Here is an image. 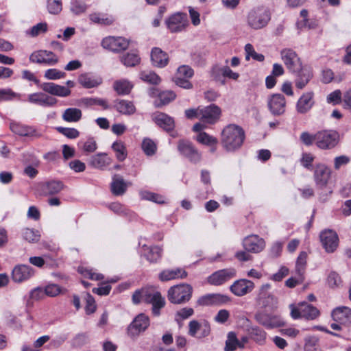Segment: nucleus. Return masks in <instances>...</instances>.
Instances as JSON below:
<instances>
[{"instance_id":"2f4dec72","label":"nucleus","mask_w":351,"mask_h":351,"mask_svg":"<svg viewBox=\"0 0 351 351\" xmlns=\"http://www.w3.org/2000/svg\"><path fill=\"white\" fill-rule=\"evenodd\" d=\"M128 184L119 175H114L111 182V191L114 195H122L127 190Z\"/></svg>"},{"instance_id":"423d86ee","label":"nucleus","mask_w":351,"mask_h":351,"mask_svg":"<svg viewBox=\"0 0 351 351\" xmlns=\"http://www.w3.org/2000/svg\"><path fill=\"white\" fill-rule=\"evenodd\" d=\"M281 59L286 67L293 73H297L302 70V64L300 58L295 51L289 48H285L280 51Z\"/></svg>"},{"instance_id":"9b49d317","label":"nucleus","mask_w":351,"mask_h":351,"mask_svg":"<svg viewBox=\"0 0 351 351\" xmlns=\"http://www.w3.org/2000/svg\"><path fill=\"white\" fill-rule=\"evenodd\" d=\"M143 301L152 304V313L155 316L160 315V310L165 305V300L158 291H145L143 295Z\"/></svg>"},{"instance_id":"c756f323","label":"nucleus","mask_w":351,"mask_h":351,"mask_svg":"<svg viewBox=\"0 0 351 351\" xmlns=\"http://www.w3.org/2000/svg\"><path fill=\"white\" fill-rule=\"evenodd\" d=\"M332 317L335 321L341 324H351V308L346 306L337 307L332 311Z\"/></svg>"},{"instance_id":"0eeeda50","label":"nucleus","mask_w":351,"mask_h":351,"mask_svg":"<svg viewBox=\"0 0 351 351\" xmlns=\"http://www.w3.org/2000/svg\"><path fill=\"white\" fill-rule=\"evenodd\" d=\"M322 245L327 253L334 252L339 245V237L332 230H325L319 234Z\"/></svg>"},{"instance_id":"49530a36","label":"nucleus","mask_w":351,"mask_h":351,"mask_svg":"<svg viewBox=\"0 0 351 351\" xmlns=\"http://www.w3.org/2000/svg\"><path fill=\"white\" fill-rule=\"evenodd\" d=\"M82 102L84 106L87 107L97 105L101 106L104 110L108 109L110 108L107 100L101 98H84L82 99Z\"/></svg>"},{"instance_id":"f8f14e48","label":"nucleus","mask_w":351,"mask_h":351,"mask_svg":"<svg viewBox=\"0 0 351 351\" xmlns=\"http://www.w3.org/2000/svg\"><path fill=\"white\" fill-rule=\"evenodd\" d=\"M101 46L113 52H121L129 46V41L123 37L108 36L101 41Z\"/></svg>"},{"instance_id":"8fccbe9b","label":"nucleus","mask_w":351,"mask_h":351,"mask_svg":"<svg viewBox=\"0 0 351 351\" xmlns=\"http://www.w3.org/2000/svg\"><path fill=\"white\" fill-rule=\"evenodd\" d=\"M140 60L137 53H128L122 56L121 61L126 66H134L140 62Z\"/></svg>"},{"instance_id":"79ce46f5","label":"nucleus","mask_w":351,"mask_h":351,"mask_svg":"<svg viewBox=\"0 0 351 351\" xmlns=\"http://www.w3.org/2000/svg\"><path fill=\"white\" fill-rule=\"evenodd\" d=\"M258 301L260 304L265 307L276 305L278 303V300L274 295L263 291H261L258 294Z\"/></svg>"},{"instance_id":"a211bd4d","label":"nucleus","mask_w":351,"mask_h":351,"mask_svg":"<svg viewBox=\"0 0 351 351\" xmlns=\"http://www.w3.org/2000/svg\"><path fill=\"white\" fill-rule=\"evenodd\" d=\"M210 332V326L206 321L199 323L197 320H191L189 323L188 333L193 337L202 339L208 336Z\"/></svg>"},{"instance_id":"de8ad7c7","label":"nucleus","mask_w":351,"mask_h":351,"mask_svg":"<svg viewBox=\"0 0 351 351\" xmlns=\"http://www.w3.org/2000/svg\"><path fill=\"white\" fill-rule=\"evenodd\" d=\"M245 52L246 60H249L251 58L258 62H263L265 60V56L261 53H256L254 47L250 43L245 45Z\"/></svg>"},{"instance_id":"412c9836","label":"nucleus","mask_w":351,"mask_h":351,"mask_svg":"<svg viewBox=\"0 0 351 351\" xmlns=\"http://www.w3.org/2000/svg\"><path fill=\"white\" fill-rule=\"evenodd\" d=\"M256 320L267 328H273L283 326L285 322L278 315H273L261 312L256 314Z\"/></svg>"},{"instance_id":"338daca9","label":"nucleus","mask_w":351,"mask_h":351,"mask_svg":"<svg viewBox=\"0 0 351 351\" xmlns=\"http://www.w3.org/2000/svg\"><path fill=\"white\" fill-rule=\"evenodd\" d=\"M56 130L69 138H76L80 136L79 131L75 128L58 127Z\"/></svg>"},{"instance_id":"774afa93","label":"nucleus","mask_w":351,"mask_h":351,"mask_svg":"<svg viewBox=\"0 0 351 351\" xmlns=\"http://www.w3.org/2000/svg\"><path fill=\"white\" fill-rule=\"evenodd\" d=\"M283 243L279 241L274 242L269 250V256L277 258L280 256L282 251Z\"/></svg>"},{"instance_id":"e2e57ef3","label":"nucleus","mask_w":351,"mask_h":351,"mask_svg":"<svg viewBox=\"0 0 351 351\" xmlns=\"http://www.w3.org/2000/svg\"><path fill=\"white\" fill-rule=\"evenodd\" d=\"M193 73V70L190 66L182 65L178 68L175 77L191 78Z\"/></svg>"},{"instance_id":"ea45409f","label":"nucleus","mask_w":351,"mask_h":351,"mask_svg":"<svg viewBox=\"0 0 351 351\" xmlns=\"http://www.w3.org/2000/svg\"><path fill=\"white\" fill-rule=\"evenodd\" d=\"M237 348H243V343L237 338L236 334L230 332L226 341L225 351H234Z\"/></svg>"},{"instance_id":"1a4fd4ad","label":"nucleus","mask_w":351,"mask_h":351,"mask_svg":"<svg viewBox=\"0 0 351 351\" xmlns=\"http://www.w3.org/2000/svg\"><path fill=\"white\" fill-rule=\"evenodd\" d=\"M149 326V319L144 313L138 315L129 325L128 333L132 337L138 336L140 333L144 332Z\"/></svg>"},{"instance_id":"5fc2aeb1","label":"nucleus","mask_w":351,"mask_h":351,"mask_svg":"<svg viewBox=\"0 0 351 351\" xmlns=\"http://www.w3.org/2000/svg\"><path fill=\"white\" fill-rule=\"evenodd\" d=\"M141 147L145 154L147 156L154 155L157 149L156 143L148 138L143 139Z\"/></svg>"},{"instance_id":"680f3d73","label":"nucleus","mask_w":351,"mask_h":351,"mask_svg":"<svg viewBox=\"0 0 351 351\" xmlns=\"http://www.w3.org/2000/svg\"><path fill=\"white\" fill-rule=\"evenodd\" d=\"M97 149V145L94 138H87L82 145V150L86 154L93 153Z\"/></svg>"},{"instance_id":"ddd939ff","label":"nucleus","mask_w":351,"mask_h":351,"mask_svg":"<svg viewBox=\"0 0 351 351\" xmlns=\"http://www.w3.org/2000/svg\"><path fill=\"white\" fill-rule=\"evenodd\" d=\"M10 128L14 133L21 136H26L32 139L38 138L42 136V133L34 126L12 122Z\"/></svg>"},{"instance_id":"4468645a","label":"nucleus","mask_w":351,"mask_h":351,"mask_svg":"<svg viewBox=\"0 0 351 351\" xmlns=\"http://www.w3.org/2000/svg\"><path fill=\"white\" fill-rule=\"evenodd\" d=\"M332 171L326 165L322 163L317 164L314 169V180L319 188L326 186L330 179Z\"/></svg>"},{"instance_id":"58836bf2","label":"nucleus","mask_w":351,"mask_h":351,"mask_svg":"<svg viewBox=\"0 0 351 351\" xmlns=\"http://www.w3.org/2000/svg\"><path fill=\"white\" fill-rule=\"evenodd\" d=\"M82 117V110L77 108H66L62 113V118L66 122H77Z\"/></svg>"},{"instance_id":"473e14b6","label":"nucleus","mask_w":351,"mask_h":351,"mask_svg":"<svg viewBox=\"0 0 351 351\" xmlns=\"http://www.w3.org/2000/svg\"><path fill=\"white\" fill-rule=\"evenodd\" d=\"M114 107L119 112L125 115H131L136 112V107L133 102L125 99L115 101Z\"/></svg>"},{"instance_id":"c03bdc74","label":"nucleus","mask_w":351,"mask_h":351,"mask_svg":"<svg viewBox=\"0 0 351 351\" xmlns=\"http://www.w3.org/2000/svg\"><path fill=\"white\" fill-rule=\"evenodd\" d=\"M250 337L257 343L263 344L266 339V332L258 327H252L249 330Z\"/></svg>"},{"instance_id":"f257e3e1","label":"nucleus","mask_w":351,"mask_h":351,"mask_svg":"<svg viewBox=\"0 0 351 351\" xmlns=\"http://www.w3.org/2000/svg\"><path fill=\"white\" fill-rule=\"evenodd\" d=\"M244 138L243 130L234 124L227 125L221 132V145L228 152H234L240 148Z\"/></svg>"},{"instance_id":"6ab92c4d","label":"nucleus","mask_w":351,"mask_h":351,"mask_svg":"<svg viewBox=\"0 0 351 351\" xmlns=\"http://www.w3.org/2000/svg\"><path fill=\"white\" fill-rule=\"evenodd\" d=\"M254 287L252 281L242 278L235 280L230 287V290L234 295L242 297L252 292Z\"/></svg>"},{"instance_id":"a19ab883","label":"nucleus","mask_w":351,"mask_h":351,"mask_svg":"<svg viewBox=\"0 0 351 351\" xmlns=\"http://www.w3.org/2000/svg\"><path fill=\"white\" fill-rule=\"evenodd\" d=\"M113 86L119 95H128L130 93L133 85L128 80H121L116 81Z\"/></svg>"},{"instance_id":"c9c22d12","label":"nucleus","mask_w":351,"mask_h":351,"mask_svg":"<svg viewBox=\"0 0 351 351\" xmlns=\"http://www.w3.org/2000/svg\"><path fill=\"white\" fill-rule=\"evenodd\" d=\"M143 250L147 259L151 263L157 262L162 256V250L158 246L149 247L144 245Z\"/></svg>"},{"instance_id":"b1692460","label":"nucleus","mask_w":351,"mask_h":351,"mask_svg":"<svg viewBox=\"0 0 351 351\" xmlns=\"http://www.w3.org/2000/svg\"><path fill=\"white\" fill-rule=\"evenodd\" d=\"M34 274V270L29 265H19L14 267L12 273V278L15 282L27 280Z\"/></svg>"},{"instance_id":"6e6552de","label":"nucleus","mask_w":351,"mask_h":351,"mask_svg":"<svg viewBox=\"0 0 351 351\" xmlns=\"http://www.w3.org/2000/svg\"><path fill=\"white\" fill-rule=\"evenodd\" d=\"M178 149L182 156L188 158L192 162L197 163L201 160V154L189 141H179Z\"/></svg>"},{"instance_id":"cd10ccee","label":"nucleus","mask_w":351,"mask_h":351,"mask_svg":"<svg viewBox=\"0 0 351 351\" xmlns=\"http://www.w3.org/2000/svg\"><path fill=\"white\" fill-rule=\"evenodd\" d=\"M151 60L154 66L163 68L169 62V56L161 49L154 47L151 51Z\"/></svg>"},{"instance_id":"4be33fe9","label":"nucleus","mask_w":351,"mask_h":351,"mask_svg":"<svg viewBox=\"0 0 351 351\" xmlns=\"http://www.w3.org/2000/svg\"><path fill=\"white\" fill-rule=\"evenodd\" d=\"M221 112L220 108L214 104L201 108L199 119L202 123L213 124L219 119Z\"/></svg>"},{"instance_id":"20e7f679","label":"nucleus","mask_w":351,"mask_h":351,"mask_svg":"<svg viewBox=\"0 0 351 351\" xmlns=\"http://www.w3.org/2000/svg\"><path fill=\"white\" fill-rule=\"evenodd\" d=\"M193 287L186 283L171 287L167 294L168 300L173 304H183L190 300L192 296Z\"/></svg>"},{"instance_id":"f704fd0d","label":"nucleus","mask_w":351,"mask_h":351,"mask_svg":"<svg viewBox=\"0 0 351 351\" xmlns=\"http://www.w3.org/2000/svg\"><path fill=\"white\" fill-rule=\"evenodd\" d=\"M298 73L299 74L295 80V85L296 88L299 89H302L308 83V82L313 77V74L310 69L302 67V70Z\"/></svg>"},{"instance_id":"5701e85b","label":"nucleus","mask_w":351,"mask_h":351,"mask_svg":"<svg viewBox=\"0 0 351 351\" xmlns=\"http://www.w3.org/2000/svg\"><path fill=\"white\" fill-rule=\"evenodd\" d=\"M236 276L234 268L219 270L208 277V282L213 285H220Z\"/></svg>"},{"instance_id":"bb28decb","label":"nucleus","mask_w":351,"mask_h":351,"mask_svg":"<svg viewBox=\"0 0 351 351\" xmlns=\"http://www.w3.org/2000/svg\"><path fill=\"white\" fill-rule=\"evenodd\" d=\"M313 104V93L307 92L298 99L296 104V110L300 114H305L311 110Z\"/></svg>"},{"instance_id":"603ef678","label":"nucleus","mask_w":351,"mask_h":351,"mask_svg":"<svg viewBox=\"0 0 351 351\" xmlns=\"http://www.w3.org/2000/svg\"><path fill=\"white\" fill-rule=\"evenodd\" d=\"M89 19L93 23L101 25H110L114 21L112 17H108L100 13L91 14L89 16Z\"/></svg>"},{"instance_id":"4d7b16f0","label":"nucleus","mask_w":351,"mask_h":351,"mask_svg":"<svg viewBox=\"0 0 351 351\" xmlns=\"http://www.w3.org/2000/svg\"><path fill=\"white\" fill-rule=\"evenodd\" d=\"M47 29L48 25L47 23H39L32 27L31 29L27 31V34L32 37H36L41 34L45 33Z\"/></svg>"},{"instance_id":"09e8293b","label":"nucleus","mask_w":351,"mask_h":351,"mask_svg":"<svg viewBox=\"0 0 351 351\" xmlns=\"http://www.w3.org/2000/svg\"><path fill=\"white\" fill-rule=\"evenodd\" d=\"M22 235L23 239L29 243H36L40 238V234L38 231L30 228L23 229Z\"/></svg>"},{"instance_id":"c85d7f7f","label":"nucleus","mask_w":351,"mask_h":351,"mask_svg":"<svg viewBox=\"0 0 351 351\" xmlns=\"http://www.w3.org/2000/svg\"><path fill=\"white\" fill-rule=\"evenodd\" d=\"M152 119L157 125L166 131H170L174 128L173 119L165 113L156 112L152 115Z\"/></svg>"},{"instance_id":"6e6d98bb","label":"nucleus","mask_w":351,"mask_h":351,"mask_svg":"<svg viewBox=\"0 0 351 351\" xmlns=\"http://www.w3.org/2000/svg\"><path fill=\"white\" fill-rule=\"evenodd\" d=\"M160 103L158 106L166 105L173 101L176 98V94L171 90L162 91L158 94Z\"/></svg>"},{"instance_id":"052dcab7","label":"nucleus","mask_w":351,"mask_h":351,"mask_svg":"<svg viewBox=\"0 0 351 351\" xmlns=\"http://www.w3.org/2000/svg\"><path fill=\"white\" fill-rule=\"evenodd\" d=\"M141 196L143 199L149 200L158 204H163L165 202L162 196L154 193H151L149 191H143L141 192Z\"/></svg>"},{"instance_id":"bf43d9fd","label":"nucleus","mask_w":351,"mask_h":351,"mask_svg":"<svg viewBox=\"0 0 351 351\" xmlns=\"http://www.w3.org/2000/svg\"><path fill=\"white\" fill-rule=\"evenodd\" d=\"M66 73L63 71H59L56 69H49L45 71L44 77L50 80H56L64 78Z\"/></svg>"},{"instance_id":"72a5a7b5","label":"nucleus","mask_w":351,"mask_h":351,"mask_svg":"<svg viewBox=\"0 0 351 351\" xmlns=\"http://www.w3.org/2000/svg\"><path fill=\"white\" fill-rule=\"evenodd\" d=\"M186 276L187 273L184 270L177 268L162 271L159 275V278L162 281H168L176 278H184Z\"/></svg>"},{"instance_id":"f03ea898","label":"nucleus","mask_w":351,"mask_h":351,"mask_svg":"<svg viewBox=\"0 0 351 351\" xmlns=\"http://www.w3.org/2000/svg\"><path fill=\"white\" fill-rule=\"evenodd\" d=\"M339 143V134L335 130H322L317 132L316 147L322 150H330Z\"/></svg>"},{"instance_id":"aec40b11","label":"nucleus","mask_w":351,"mask_h":351,"mask_svg":"<svg viewBox=\"0 0 351 351\" xmlns=\"http://www.w3.org/2000/svg\"><path fill=\"white\" fill-rule=\"evenodd\" d=\"M230 302V298L221 293H209L200 297L198 304L201 306H219Z\"/></svg>"},{"instance_id":"13d9d810","label":"nucleus","mask_w":351,"mask_h":351,"mask_svg":"<svg viewBox=\"0 0 351 351\" xmlns=\"http://www.w3.org/2000/svg\"><path fill=\"white\" fill-rule=\"evenodd\" d=\"M300 140L306 146H311L313 143L316 145L317 132L313 134L308 132H303L300 134Z\"/></svg>"},{"instance_id":"e433bc0d","label":"nucleus","mask_w":351,"mask_h":351,"mask_svg":"<svg viewBox=\"0 0 351 351\" xmlns=\"http://www.w3.org/2000/svg\"><path fill=\"white\" fill-rule=\"evenodd\" d=\"M64 187V184L59 180H51L45 182L43 186V191L46 195H52L60 193Z\"/></svg>"},{"instance_id":"a18cd8bd","label":"nucleus","mask_w":351,"mask_h":351,"mask_svg":"<svg viewBox=\"0 0 351 351\" xmlns=\"http://www.w3.org/2000/svg\"><path fill=\"white\" fill-rule=\"evenodd\" d=\"M307 253L301 252L295 263V273L297 275L304 276L306 267Z\"/></svg>"},{"instance_id":"4c0bfd02","label":"nucleus","mask_w":351,"mask_h":351,"mask_svg":"<svg viewBox=\"0 0 351 351\" xmlns=\"http://www.w3.org/2000/svg\"><path fill=\"white\" fill-rule=\"evenodd\" d=\"M79 83L84 88H90L99 86L102 80L99 77H94L89 74L84 73L79 76Z\"/></svg>"},{"instance_id":"69168bd1","label":"nucleus","mask_w":351,"mask_h":351,"mask_svg":"<svg viewBox=\"0 0 351 351\" xmlns=\"http://www.w3.org/2000/svg\"><path fill=\"white\" fill-rule=\"evenodd\" d=\"M87 5L80 1L73 0L71 3V11L75 14H80L86 12Z\"/></svg>"},{"instance_id":"864d4df0","label":"nucleus","mask_w":351,"mask_h":351,"mask_svg":"<svg viewBox=\"0 0 351 351\" xmlns=\"http://www.w3.org/2000/svg\"><path fill=\"white\" fill-rule=\"evenodd\" d=\"M140 78L152 84H158L160 82V77L152 71H142L140 73Z\"/></svg>"},{"instance_id":"39448f33","label":"nucleus","mask_w":351,"mask_h":351,"mask_svg":"<svg viewBox=\"0 0 351 351\" xmlns=\"http://www.w3.org/2000/svg\"><path fill=\"white\" fill-rule=\"evenodd\" d=\"M270 20V14L265 8H257L252 10L247 17L249 25L255 29L265 27Z\"/></svg>"},{"instance_id":"2eb2a0df","label":"nucleus","mask_w":351,"mask_h":351,"mask_svg":"<svg viewBox=\"0 0 351 351\" xmlns=\"http://www.w3.org/2000/svg\"><path fill=\"white\" fill-rule=\"evenodd\" d=\"M166 25L172 33L181 32L188 25L187 16L186 14L181 12L173 14L166 20Z\"/></svg>"},{"instance_id":"a878e982","label":"nucleus","mask_w":351,"mask_h":351,"mask_svg":"<svg viewBox=\"0 0 351 351\" xmlns=\"http://www.w3.org/2000/svg\"><path fill=\"white\" fill-rule=\"evenodd\" d=\"M27 100L32 104L45 107L53 106L57 102L56 99L40 92L29 95Z\"/></svg>"},{"instance_id":"393cba45","label":"nucleus","mask_w":351,"mask_h":351,"mask_svg":"<svg viewBox=\"0 0 351 351\" xmlns=\"http://www.w3.org/2000/svg\"><path fill=\"white\" fill-rule=\"evenodd\" d=\"M40 87L43 91L52 95L65 97L71 95V90L64 86L58 85L52 82H45L40 84Z\"/></svg>"},{"instance_id":"7ed1b4c3","label":"nucleus","mask_w":351,"mask_h":351,"mask_svg":"<svg viewBox=\"0 0 351 351\" xmlns=\"http://www.w3.org/2000/svg\"><path fill=\"white\" fill-rule=\"evenodd\" d=\"M289 307L291 311L290 315L293 319L304 318L313 320L319 315V311L316 307L306 302H300L298 305L291 304Z\"/></svg>"},{"instance_id":"dca6fc26","label":"nucleus","mask_w":351,"mask_h":351,"mask_svg":"<svg viewBox=\"0 0 351 351\" xmlns=\"http://www.w3.org/2000/svg\"><path fill=\"white\" fill-rule=\"evenodd\" d=\"M242 245L246 251L257 254L265 249L266 243L263 238L258 235L252 234L245 237Z\"/></svg>"},{"instance_id":"3c124183","label":"nucleus","mask_w":351,"mask_h":351,"mask_svg":"<svg viewBox=\"0 0 351 351\" xmlns=\"http://www.w3.org/2000/svg\"><path fill=\"white\" fill-rule=\"evenodd\" d=\"M196 140L199 143L205 145H215L218 143V141L215 137L210 136L204 132H199L196 137Z\"/></svg>"},{"instance_id":"0e129e2a","label":"nucleus","mask_w":351,"mask_h":351,"mask_svg":"<svg viewBox=\"0 0 351 351\" xmlns=\"http://www.w3.org/2000/svg\"><path fill=\"white\" fill-rule=\"evenodd\" d=\"M47 9L50 14H59L62 9L61 0H48Z\"/></svg>"},{"instance_id":"7c9ffc66","label":"nucleus","mask_w":351,"mask_h":351,"mask_svg":"<svg viewBox=\"0 0 351 351\" xmlns=\"http://www.w3.org/2000/svg\"><path fill=\"white\" fill-rule=\"evenodd\" d=\"M111 158L106 153H99L89 159V165L94 168L104 169L111 163Z\"/></svg>"},{"instance_id":"37998d69","label":"nucleus","mask_w":351,"mask_h":351,"mask_svg":"<svg viewBox=\"0 0 351 351\" xmlns=\"http://www.w3.org/2000/svg\"><path fill=\"white\" fill-rule=\"evenodd\" d=\"M112 149L116 154L118 160L123 161L127 157V150L124 143L121 141H117L112 145Z\"/></svg>"},{"instance_id":"9d476101","label":"nucleus","mask_w":351,"mask_h":351,"mask_svg":"<svg viewBox=\"0 0 351 351\" xmlns=\"http://www.w3.org/2000/svg\"><path fill=\"white\" fill-rule=\"evenodd\" d=\"M29 60L34 63L53 66L58 62V57L52 51L39 50L30 55Z\"/></svg>"},{"instance_id":"f3484780","label":"nucleus","mask_w":351,"mask_h":351,"mask_svg":"<svg viewBox=\"0 0 351 351\" xmlns=\"http://www.w3.org/2000/svg\"><path fill=\"white\" fill-rule=\"evenodd\" d=\"M267 106L273 115H281L285 112L286 99L281 94H273L268 97Z\"/></svg>"}]
</instances>
